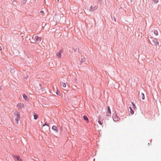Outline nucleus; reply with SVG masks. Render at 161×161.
I'll list each match as a JSON object with an SVG mask.
<instances>
[{"mask_svg": "<svg viewBox=\"0 0 161 161\" xmlns=\"http://www.w3.org/2000/svg\"><path fill=\"white\" fill-rule=\"evenodd\" d=\"M15 116V121L17 124L19 123V121L20 119V113L19 112L15 111L14 113Z\"/></svg>", "mask_w": 161, "mask_h": 161, "instance_id": "nucleus-1", "label": "nucleus"}, {"mask_svg": "<svg viewBox=\"0 0 161 161\" xmlns=\"http://www.w3.org/2000/svg\"><path fill=\"white\" fill-rule=\"evenodd\" d=\"M32 38L35 42H40L42 39L41 37H39L37 36H33Z\"/></svg>", "mask_w": 161, "mask_h": 161, "instance_id": "nucleus-2", "label": "nucleus"}, {"mask_svg": "<svg viewBox=\"0 0 161 161\" xmlns=\"http://www.w3.org/2000/svg\"><path fill=\"white\" fill-rule=\"evenodd\" d=\"M17 107L19 109H21L23 108H24V104L23 103H19L17 105Z\"/></svg>", "mask_w": 161, "mask_h": 161, "instance_id": "nucleus-3", "label": "nucleus"}, {"mask_svg": "<svg viewBox=\"0 0 161 161\" xmlns=\"http://www.w3.org/2000/svg\"><path fill=\"white\" fill-rule=\"evenodd\" d=\"M113 119L114 121H117L119 119V118L116 115L114 114L113 117Z\"/></svg>", "mask_w": 161, "mask_h": 161, "instance_id": "nucleus-4", "label": "nucleus"}, {"mask_svg": "<svg viewBox=\"0 0 161 161\" xmlns=\"http://www.w3.org/2000/svg\"><path fill=\"white\" fill-rule=\"evenodd\" d=\"M111 114V110L109 106L108 107V111L106 113V115L107 116H109Z\"/></svg>", "mask_w": 161, "mask_h": 161, "instance_id": "nucleus-5", "label": "nucleus"}, {"mask_svg": "<svg viewBox=\"0 0 161 161\" xmlns=\"http://www.w3.org/2000/svg\"><path fill=\"white\" fill-rule=\"evenodd\" d=\"M97 6H95L94 7H93L92 6H91L90 7V11H94V10H96L97 9Z\"/></svg>", "mask_w": 161, "mask_h": 161, "instance_id": "nucleus-6", "label": "nucleus"}, {"mask_svg": "<svg viewBox=\"0 0 161 161\" xmlns=\"http://www.w3.org/2000/svg\"><path fill=\"white\" fill-rule=\"evenodd\" d=\"M14 158L16 159L17 161H22V159L20 158L19 156H14Z\"/></svg>", "mask_w": 161, "mask_h": 161, "instance_id": "nucleus-7", "label": "nucleus"}, {"mask_svg": "<svg viewBox=\"0 0 161 161\" xmlns=\"http://www.w3.org/2000/svg\"><path fill=\"white\" fill-rule=\"evenodd\" d=\"M62 52V51L60 50L58 53H57V56L58 58H60L61 57V53Z\"/></svg>", "mask_w": 161, "mask_h": 161, "instance_id": "nucleus-8", "label": "nucleus"}, {"mask_svg": "<svg viewBox=\"0 0 161 161\" xmlns=\"http://www.w3.org/2000/svg\"><path fill=\"white\" fill-rule=\"evenodd\" d=\"M152 42H153L154 44L156 45H158L159 44L158 42L157 41L156 39L153 40Z\"/></svg>", "mask_w": 161, "mask_h": 161, "instance_id": "nucleus-9", "label": "nucleus"}, {"mask_svg": "<svg viewBox=\"0 0 161 161\" xmlns=\"http://www.w3.org/2000/svg\"><path fill=\"white\" fill-rule=\"evenodd\" d=\"M23 97L24 99L26 101H28L29 99L27 96L25 94H23Z\"/></svg>", "mask_w": 161, "mask_h": 161, "instance_id": "nucleus-10", "label": "nucleus"}, {"mask_svg": "<svg viewBox=\"0 0 161 161\" xmlns=\"http://www.w3.org/2000/svg\"><path fill=\"white\" fill-rule=\"evenodd\" d=\"M52 129L55 130L56 132H58V129L57 126H53L52 127Z\"/></svg>", "mask_w": 161, "mask_h": 161, "instance_id": "nucleus-11", "label": "nucleus"}, {"mask_svg": "<svg viewBox=\"0 0 161 161\" xmlns=\"http://www.w3.org/2000/svg\"><path fill=\"white\" fill-rule=\"evenodd\" d=\"M83 119L87 121V123H88L89 122L88 119L86 116L85 115L84 116H83Z\"/></svg>", "mask_w": 161, "mask_h": 161, "instance_id": "nucleus-12", "label": "nucleus"}, {"mask_svg": "<svg viewBox=\"0 0 161 161\" xmlns=\"http://www.w3.org/2000/svg\"><path fill=\"white\" fill-rule=\"evenodd\" d=\"M140 97L142 98V100H144L145 99L144 95L143 93H141L140 95Z\"/></svg>", "mask_w": 161, "mask_h": 161, "instance_id": "nucleus-13", "label": "nucleus"}, {"mask_svg": "<svg viewBox=\"0 0 161 161\" xmlns=\"http://www.w3.org/2000/svg\"><path fill=\"white\" fill-rule=\"evenodd\" d=\"M38 117V115L36 114H35L34 115V118L35 120H36Z\"/></svg>", "mask_w": 161, "mask_h": 161, "instance_id": "nucleus-14", "label": "nucleus"}, {"mask_svg": "<svg viewBox=\"0 0 161 161\" xmlns=\"http://www.w3.org/2000/svg\"><path fill=\"white\" fill-rule=\"evenodd\" d=\"M67 83V82H66V83H63V82H62L61 84V86H62L64 87H66V83Z\"/></svg>", "mask_w": 161, "mask_h": 161, "instance_id": "nucleus-15", "label": "nucleus"}, {"mask_svg": "<svg viewBox=\"0 0 161 161\" xmlns=\"http://www.w3.org/2000/svg\"><path fill=\"white\" fill-rule=\"evenodd\" d=\"M130 114L132 115L134 113V112L132 110V109L131 107H130Z\"/></svg>", "mask_w": 161, "mask_h": 161, "instance_id": "nucleus-16", "label": "nucleus"}, {"mask_svg": "<svg viewBox=\"0 0 161 161\" xmlns=\"http://www.w3.org/2000/svg\"><path fill=\"white\" fill-rule=\"evenodd\" d=\"M154 33L156 36H157L158 34V31L157 30H155L154 31Z\"/></svg>", "mask_w": 161, "mask_h": 161, "instance_id": "nucleus-17", "label": "nucleus"}, {"mask_svg": "<svg viewBox=\"0 0 161 161\" xmlns=\"http://www.w3.org/2000/svg\"><path fill=\"white\" fill-rule=\"evenodd\" d=\"M98 122L101 125H102L103 123V122H101V121H100V120H98Z\"/></svg>", "mask_w": 161, "mask_h": 161, "instance_id": "nucleus-18", "label": "nucleus"}, {"mask_svg": "<svg viewBox=\"0 0 161 161\" xmlns=\"http://www.w3.org/2000/svg\"><path fill=\"white\" fill-rule=\"evenodd\" d=\"M153 1L156 3H158V0H153Z\"/></svg>", "mask_w": 161, "mask_h": 161, "instance_id": "nucleus-19", "label": "nucleus"}, {"mask_svg": "<svg viewBox=\"0 0 161 161\" xmlns=\"http://www.w3.org/2000/svg\"><path fill=\"white\" fill-rule=\"evenodd\" d=\"M40 13H41L43 15V14L44 13V12H43V11H41L40 12Z\"/></svg>", "mask_w": 161, "mask_h": 161, "instance_id": "nucleus-20", "label": "nucleus"}, {"mask_svg": "<svg viewBox=\"0 0 161 161\" xmlns=\"http://www.w3.org/2000/svg\"><path fill=\"white\" fill-rule=\"evenodd\" d=\"M45 125H47L48 126H49L46 123L44 125H43V126H44Z\"/></svg>", "mask_w": 161, "mask_h": 161, "instance_id": "nucleus-21", "label": "nucleus"}, {"mask_svg": "<svg viewBox=\"0 0 161 161\" xmlns=\"http://www.w3.org/2000/svg\"><path fill=\"white\" fill-rule=\"evenodd\" d=\"M2 50V47L1 46H0V50Z\"/></svg>", "mask_w": 161, "mask_h": 161, "instance_id": "nucleus-22", "label": "nucleus"}, {"mask_svg": "<svg viewBox=\"0 0 161 161\" xmlns=\"http://www.w3.org/2000/svg\"><path fill=\"white\" fill-rule=\"evenodd\" d=\"M23 0L25 2V3L26 2L27 0Z\"/></svg>", "mask_w": 161, "mask_h": 161, "instance_id": "nucleus-23", "label": "nucleus"}, {"mask_svg": "<svg viewBox=\"0 0 161 161\" xmlns=\"http://www.w3.org/2000/svg\"><path fill=\"white\" fill-rule=\"evenodd\" d=\"M132 103V104H133V106H134V107H135V105H134V104L133 103Z\"/></svg>", "mask_w": 161, "mask_h": 161, "instance_id": "nucleus-24", "label": "nucleus"}, {"mask_svg": "<svg viewBox=\"0 0 161 161\" xmlns=\"http://www.w3.org/2000/svg\"><path fill=\"white\" fill-rule=\"evenodd\" d=\"M2 89V87L1 86H0V90H1Z\"/></svg>", "mask_w": 161, "mask_h": 161, "instance_id": "nucleus-25", "label": "nucleus"}, {"mask_svg": "<svg viewBox=\"0 0 161 161\" xmlns=\"http://www.w3.org/2000/svg\"><path fill=\"white\" fill-rule=\"evenodd\" d=\"M56 93H57V94H58V92H57Z\"/></svg>", "mask_w": 161, "mask_h": 161, "instance_id": "nucleus-26", "label": "nucleus"}, {"mask_svg": "<svg viewBox=\"0 0 161 161\" xmlns=\"http://www.w3.org/2000/svg\"><path fill=\"white\" fill-rule=\"evenodd\" d=\"M58 0V1H59V0Z\"/></svg>", "mask_w": 161, "mask_h": 161, "instance_id": "nucleus-27", "label": "nucleus"}]
</instances>
